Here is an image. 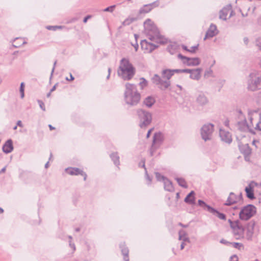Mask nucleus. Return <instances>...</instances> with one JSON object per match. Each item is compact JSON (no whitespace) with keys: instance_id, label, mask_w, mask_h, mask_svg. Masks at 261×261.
<instances>
[{"instance_id":"1","label":"nucleus","mask_w":261,"mask_h":261,"mask_svg":"<svg viewBox=\"0 0 261 261\" xmlns=\"http://www.w3.org/2000/svg\"><path fill=\"white\" fill-rule=\"evenodd\" d=\"M135 70L128 60L123 59L118 70V74L125 80L131 79L135 74Z\"/></svg>"},{"instance_id":"2","label":"nucleus","mask_w":261,"mask_h":261,"mask_svg":"<svg viewBox=\"0 0 261 261\" xmlns=\"http://www.w3.org/2000/svg\"><path fill=\"white\" fill-rule=\"evenodd\" d=\"M125 98L126 102L130 105H135L140 100V95L136 87L132 84L126 85Z\"/></svg>"},{"instance_id":"3","label":"nucleus","mask_w":261,"mask_h":261,"mask_svg":"<svg viewBox=\"0 0 261 261\" xmlns=\"http://www.w3.org/2000/svg\"><path fill=\"white\" fill-rule=\"evenodd\" d=\"M256 207L251 204L244 206L240 211L239 217L241 220H248L256 213Z\"/></svg>"},{"instance_id":"4","label":"nucleus","mask_w":261,"mask_h":261,"mask_svg":"<svg viewBox=\"0 0 261 261\" xmlns=\"http://www.w3.org/2000/svg\"><path fill=\"white\" fill-rule=\"evenodd\" d=\"M144 27L146 33L150 36V39L154 40L158 36V31L156 27L150 20L144 22Z\"/></svg>"},{"instance_id":"5","label":"nucleus","mask_w":261,"mask_h":261,"mask_svg":"<svg viewBox=\"0 0 261 261\" xmlns=\"http://www.w3.org/2000/svg\"><path fill=\"white\" fill-rule=\"evenodd\" d=\"M228 222L234 233L238 236V238L245 237V227L238 221H232L228 220Z\"/></svg>"},{"instance_id":"6","label":"nucleus","mask_w":261,"mask_h":261,"mask_svg":"<svg viewBox=\"0 0 261 261\" xmlns=\"http://www.w3.org/2000/svg\"><path fill=\"white\" fill-rule=\"evenodd\" d=\"M138 115L140 119L141 127H145L150 123L151 115L149 113L140 110L138 111Z\"/></svg>"},{"instance_id":"7","label":"nucleus","mask_w":261,"mask_h":261,"mask_svg":"<svg viewBox=\"0 0 261 261\" xmlns=\"http://www.w3.org/2000/svg\"><path fill=\"white\" fill-rule=\"evenodd\" d=\"M178 57L182 60L184 64L189 66H197L200 63V60L198 58H188L180 54L178 55Z\"/></svg>"},{"instance_id":"8","label":"nucleus","mask_w":261,"mask_h":261,"mask_svg":"<svg viewBox=\"0 0 261 261\" xmlns=\"http://www.w3.org/2000/svg\"><path fill=\"white\" fill-rule=\"evenodd\" d=\"M214 130V125L212 124H207L203 126L201 130L202 138L205 140L210 139V136Z\"/></svg>"},{"instance_id":"9","label":"nucleus","mask_w":261,"mask_h":261,"mask_svg":"<svg viewBox=\"0 0 261 261\" xmlns=\"http://www.w3.org/2000/svg\"><path fill=\"white\" fill-rule=\"evenodd\" d=\"M189 73L190 78L193 80H198L201 77V70L199 68L195 69H181V73Z\"/></svg>"},{"instance_id":"10","label":"nucleus","mask_w":261,"mask_h":261,"mask_svg":"<svg viewBox=\"0 0 261 261\" xmlns=\"http://www.w3.org/2000/svg\"><path fill=\"white\" fill-rule=\"evenodd\" d=\"M233 11L231 6H227L220 12V18L223 20H226L232 15Z\"/></svg>"},{"instance_id":"11","label":"nucleus","mask_w":261,"mask_h":261,"mask_svg":"<svg viewBox=\"0 0 261 261\" xmlns=\"http://www.w3.org/2000/svg\"><path fill=\"white\" fill-rule=\"evenodd\" d=\"M66 172L71 175H81L84 177V179L85 180L86 179L87 174L79 168L69 167L66 169Z\"/></svg>"},{"instance_id":"12","label":"nucleus","mask_w":261,"mask_h":261,"mask_svg":"<svg viewBox=\"0 0 261 261\" xmlns=\"http://www.w3.org/2000/svg\"><path fill=\"white\" fill-rule=\"evenodd\" d=\"M164 139L163 136L161 133H156L154 134L153 139L152 145L150 150V155H152L155 150V145L156 143L163 141Z\"/></svg>"},{"instance_id":"13","label":"nucleus","mask_w":261,"mask_h":261,"mask_svg":"<svg viewBox=\"0 0 261 261\" xmlns=\"http://www.w3.org/2000/svg\"><path fill=\"white\" fill-rule=\"evenodd\" d=\"M141 49L145 53H150L155 48V46L146 40H143L141 42Z\"/></svg>"},{"instance_id":"14","label":"nucleus","mask_w":261,"mask_h":261,"mask_svg":"<svg viewBox=\"0 0 261 261\" xmlns=\"http://www.w3.org/2000/svg\"><path fill=\"white\" fill-rule=\"evenodd\" d=\"M256 185V183H255L253 181H252L245 188V191L246 192L247 196L249 199H253L254 198L253 188Z\"/></svg>"},{"instance_id":"15","label":"nucleus","mask_w":261,"mask_h":261,"mask_svg":"<svg viewBox=\"0 0 261 261\" xmlns=\"http://www.w3.org/2000/svg\"><path fill=\"white\" fill-rule=\"evenodd\" d=\"M241 201V197L234 193H231L226 202V205H231Z\"/></svg>"},{"instance_id":"16","label":"nucleus","mask_w":261,"mask_h":261,"mask_svg":"<svg viewBox=\"0 0 261 261\" xmlns=\"http://www.w3.org/2000/svg\"><path fill=\"white\" fill-rule=\"evenodd\" d=\"M175 73H181V69L164 70L163 71V76L167 80H169Z\"/></svg>"},{"instance_id":"17","label":"nucleus","mask_w":261,"mask_h":261,"mask_svg":"<svg viewBox=\"0 0 261 261\" xmlns=\"http://www.w3.org/2000/svg\"><path fill=\"white\" fill-rule=\"evenodd\" d=\"M220 136L222 140L226 143H230L231 141V136L230 134L222 129L220 130Z\"/></svg>"},{"instance_id":"18","label":"nucleus","mask_w":261,"mask_h":261,"mask_svg":"<svg viewBox=\"0 0 261 261\" xmlns=\"http://www.w3.org/2000/svg\"><path fill=\"white\" fill-rule=\"evenodd\" d=\"M217 34V29L216 26L215 25H211L206 32L204 39H206L207 38L212 37Z\"/></svg>"},{"instance_id":"19","label":"nucleus","mask_w":261,"mask_h":261,"mask_svg":"<svg viewBox=\"0 0 261 261\" xmlns=\"http://www.w3.org/2000/svg\"><path fill=\"white\" fill-rule=\"evenodd\" d=\"M245 227V237L248 239H250L253 233V225L251 224H248Z\"/></svg>"},{"instance_id":"20","label":"nucleus","mask_w":261,"mask_h":261,"mask_svg":"<svg viewBox=\"0 0 261 261\" xmlns=\"http://www.w3.org/2000/svg\"><path fill=\"white\" fill-rule=\"evenodd\" d=\"M159 76L157 75H155L154 77L153 78V82L156 84H161V89H166L167 88L170 86V82H161L160 80Z\"/></svg>"},{"instance_id":"21","label":"nucleus","mask_w":261,"mask_h":261,"mask_svg":"<svg viewBox=\"0 0 261 261\" xmlns=\"http://www.w3.org/2000/svg\"><path fill=\"white\" fill-rule=\"evenodd\" d=\"M13 149L12 142L11 140H8L3 146V151L6 153H9Z\"/></svg>"},{"instance_id":"22","label":"nucleus","mask_w":261,"mask_h":261,"mask_svg":"<svg viewBox=\"0 0 261 261\" xmlns=\"http://www.w3.org/2000/svg\"><path fill=\"white\" fill-rule=\"evenodd\" d=\"M155 102V99L153 97L148 96L144 100V103L148 107H151Z\"/></svg>"},{"instance_id":"23","label":"nucleus","mask_w":261,"mask_h":261,"mask_svg":"<svg viewBox=\"0 0 261 261\" xmlns=\"http://www.w3.org/2000/svg\"><path fill=\"white\" fill-rule=\"evenodd\" d=\"M194 192L193 191H192L190 194H189L185 199V202L189 203H193L194 202Z\"/></svg>"},{"instance_id":"24","label":"nucleus","mask_w":261,"mask_h":261,"mask_svg":"<svg viewBox=\"0 0 261 261\" xmlns=\"http://www.w3.org/2000/svg\"><path fill=\"white\" fill-rule=\"evenodd\" d=\"M211 212V213H212L213 214V215L214 216H216L220 219L224 220H226V216L224 214L221 213L214 209H212Z\"/></svg>"},{"instance_id":"25","label":"nucleus","mask_w":261,"mask_h":261,"mask_svg":"<svg viewBox=\"0 0 261 261\" xmlns=\"http://www.w3.org/2000/svg\"><path fill=\"white\" fill-rule=\"evenodd\" d=\"M198 44H196V45H194V46H192L191 47H189V48H188L187 46H185V45H182V48L187 51H189L190 53H194L196 51V50L198 49Z\"/></svg>"},{"instance_id":"26","label":"nucleus","mask_w":261,"mask_h":261,"mask_svg":"<svg viewBox=\"0 0 261 261\" xmlns=\"http://www.w3.org/2000/svg\"><path fill=\"white\" fill-rule=\"evenodd\" d=\"M46 28L48 30H52V31H56L58 29H62L63 28V26L61 25H55V26H51V25H48L46 27Z\"/></svg>"},{"instance_id":"27","label":"nucleus","mask_w":261,"mask_h":261,"mask_svg":"<svg viewBox=\"0 0 261 261\" xmlns=\"http://www.w3.org/2000/svg\"><path fill=\"white\" fill-rule=\"evenodd\" d=\"M176 180L178 184L181 187L186 188L187 187V183L185 180L181 178H178L176 179Z\"/></svg>"},{"instance_id":"28","label":"nucleus","mask_w":261,"mask_h":261,"mask_svg":"<svg viewBox=\"0 0 261 261\" xmlns=\"http://www.w3.org/2000/svg\"><path fill=\"white\" fill-rule=\"evenodd\" d=\"M134 20L135 19L133 18H128L123 22L122 24L123 25H127L132 23Z\"/></svg>"},{"instance_id":"29","label":"nucleus","mask_w":261,"mask_h":261,"mask_svg":"<svg viewBox=\"0 0 261 261\" xmlns=\"http://www.w3.org/2000/svg\"><path fill=\"white\" fill-rule=\"evenodd\" d=\"M230 244L232 245L234 248H238L240 250L243 248V245L241 243H230Z\"/></svg>"},{"instance_id":"30","label":"nucleus","mask_w":261,"mask_h":261,"mask_svg":"<svg viewBox=\"0 0 261 261\" xmlns=\"http://www.w3.org/2000/svg\"><path fill=\"white\" fill-rule=\"evenodd\" d=\"M122 252L125 256V257H124L125 261H128V250H127V249L124 248V249H122Z\"/></svg>"},{"instance_id":"31","label":"nucleus","mask_w":261,"mask_h":261,"mask_svg":"<svg viewBox=\"0 0 261 261\" xmlns=\"http://www.w3.org/2000/svg\"><path fill=\"white\" fill-rule=\"evenodd\" d=\"M115 5H113V6H110V7H109L107 8H106L105 10H104V11L105 12H113V10H114L115 9Z\"/></svg>"},{"instance_id":"32","label":"nucleus","mask_w":261,"mask_h":261,"mask_svg":"<svg viewBox=\"0 0 261 261\" xmlns=\"http://www.w3.org/2000/svg\"><path fill=\"white\" fill-rule=\"evenodd\" d=\"M237 114L241 117L242 119H245V117L244 116L242 111L240 110H237L236 111Z\"/></svg>"},{"instance_id":"33","label":"nucleus","mask_w":261,"mask_h":261,"mask_svg":"<svg viewBox=\"0 0 261 261\" xmlns=\"http://www.w3.org/2000/svg\"><path fill=\"white\" fill-rule=\"evenodd\" d=\"M142 82L140 83L141 86L144 87L147 86V81L144 79H142Z\"/></svg>"},{"instance_id":"34","label":"nucleus","mask_w":261,"mask_h":261,"mask_svg":"<svg viewBox=\"0 0 261 261\" xmlns=\"http://www.w3.org/2000/svg\"><path fill=\"white\" fill-rule=\"evenodd\" d=\"M38 102H39V106H40V107L44 111L45 110V106H44V103L41 101H38Z\"/></svg>"},{"instance_id":"35","label":"nucleus","mask_w":261,"mask_h":261,"mask_svg":"<svg viewBox=\"0 0 261 261\" xmlns=\"http://www.w3.org/2000/svg\"><path fill=\"white\" fill-rule=\"evenodd\" d=\"M24 88H20V92L21 93V98H23L24 93Z\"/></svg>"},{"instance_id":"36","label":"nucleus","mask_w":261,"mask_h":261,"mask_svg":"<svg viewBox=\"0 0 261 261\" xmlns=\"http://www.w3.org/2000/svg\"><path fill=\"white\" fill-rule=\"evenodd\" d=\"M67 81H72L73 80H74V77L72 76V74L71 73H70V75H69V78L68 77H66V79Z\"/></svg>"},{"instance_id":"37","label":"nucleus","mask_w":261,"mask_h":261,"mask_svg":"<svg viewBox=\"0 0 261 261\" xmlns=\"http://www.w3.org/2000/svg\"><path fill=\"white\" fill-rule=\"evenodd\" d=\"M153 128H152L151 129H150L148 131V133H147V136H146V138H148L149 137H150V134L151 133V132L153 131Z\"/></svg>"},{"instance_id":"38","label":"nucleus","mask_w":261,"mask_h":261,"mask_svg":"<svg viewBox=\"0 0 261 261\" xmlns=\"http://www.w3.org/2000/svg\"><path fill=\"white\" fill-rule=\"evenodd\" d=\"M90 18H91V15H88L87 16H86L84 19V22L86 23L87 20Z\"/></svg>"},{"instance_id":"39","label":"nucleus","mask_w":261,"mask_h":261,"mask_svg":"<svg viewBox=\"0 0 261 261\" xmlns=\"http://www.w3.org/2000/svg\"><path fill=\"white\" fill-rule=\"evenodd\" d=\"M230 261H238V257L236 256H233L231 257Z\"/></svg>"},{"instance_id":"40","label":"nucleus","mask_w":261,"mask_h":261,"mask_svg":"<svg viewBox=\"0 0 261 261\" xmlns=\"http://www.w3.org/2000/svg\"><path fill=\"white\" fill-rule=\"evenodd\" d=\"M224 124L227 127L229 126V121L227 119L224 121Z\"/></svg>"},{"instance_id":"41","label":"nucleus","mask_w":261,"mask_h":261,"mask_svg":"<svg viewBox=\"0 0 261 261\" xmlns=\"http://www.w3.org/2000/svg\"><path fill=\"white\" fill-rule=\"evenodd\" d=\"M17 125L20 127H22V124L21 121L19 120L17 122Z\"/></svg>"},{"instance_id":"42","label":"nucleus","mask_w":261,"mask_h":261,"mask_svg":"<svg viewBox=\"0 0 261 261\" xmlns=\"http://www.w3.org/2000/svg\"><path fill=\"white\" fill-rule=\"evenodd\" d=\"M48 126H49L50 130H54L55 129V128L54 127L52 126L51 125H49Z\"/></svg>"},{"instance_id":"43","label":"nucleus","mask_w":261,"mask_h":261,"mask_svg":"<svg viewBox=\"0 0 261 261\" xmlns=\"http://www.w3.org/2000/svg\"><path fill=\"white\" fill-rule=\"evenodd\" d=\"M184 247H185V244H184V243H182V244H181V246H180V249H181V250L183 249H184Z\"/></svg>"},{"instance_id":"44","label":"nucleus","mask_w":261,"mask_h":261,"mask_svg":"<svg viewBox=\"0 0 261 261\" xmlns=\"http://www.w3.org/2000/svg\"><path fill=\"white\" fill-rule=\"evenodd\" d=\"M247 153L248 154H250L251 152L250 149L248 146L247 147Z\"/></svg>"},{"instance_id":"45","label":"nucleus","mask_w":261,"mask_h":261,"mask_svg":"<svg viewBox=\"0 0 261 261\" xmlns=\"http://www.w3.org/2000/svg\"><path fill=\"white\" fill-rule=\"evenodd\" d=\"M20 88H24V85L23 83H21L20 85Z\"/></svg>"},{"instance_id":"46","label":"nucleus","mask_w":261,"mask_h":261,"mask_svg":"<svg viewBox=\"0 0 261 261\" xmlns=\"http://www.w3.org/2000/svg\"><path fill=\"white\" fill-rule=\"evenodd\" d=\"M221 243H224V244H226V243H227L225 241H224V240H222L221 241Z\"/></svg>"},{"instance_id":"47","label":"nucleus","mask_w":261,"mask_h":261,"mask_svg":"<svg viewBox=\"0 0 261 261\" xmlns=\"http://www.w3.org/2000/svg\"><path fill=\"white\" fill-rule=\"evenodd\" d=\"M4 212L3 210L1 208H0V214L3 213Z\"/></svg>"},{"instance_id":"48","label":"nucleus","mask_w":261,"mask_h":261,"mask_svg":"<svg viewBox=\"0 0 261 261\" xmlns=\"http://www.w3.org/2000/svg\"><path fill=\"white\" fill-rule=\"evenodd\" d=\"M5 170H6V168H4L2 170L1 172H4L5 171Z\"/></svg>"},{"instance_id":"49","label":"nucleus","mask_w":261,"mask_h":261,"mask_svg":"<svg viewBox=\"0 0 261 261\" xmlns=\"http://www.w3.org/2000/svg\"><path fill=\"white\" fill-rule=\"evenodd\" d=\"M198 202H199V203L200 204V203H201V202H202L201 200H199V201H198Z\"/></svg>"},{"instance_id":"50","label":"nucleus","mask_w":261,"mask_h":261,"mask_svg":"<svg viewBox=\"0 0 261 261\" xmlns=\"http://www.w3.org/2000/svg\"><path fill=\"white\" fill-rule=\"evenodd\" d=\"M137 48H138V46L135 47V49H136V51L137 50Z\"/></svg>"},{"instance_id":"51","label":"nucleus","mask_w":261,"mask_h":261,"mask_svg":"<svg viewBox=\"0 0 261 261\" xmlns=\"http://www.w3.org/2000/svg\"><path fill=\"white\" fill-rule=\"evenodd\" d=\"M16 128H17V126H15V127H14V129H16Z\"/></svg>"},{"instance_id":"52","label":"nucleus","mask_w":261,"mask_h":261,"mask_svg":"<svg viewBox=\"0 0 261 261\" xmlns=\"http://www.w3.org/2000/svg\"><path fill=\"white\" fill-rule=\"evenodd\" d=\"M260 24H261V19H260Z\"/></svg>"}]
</instances>
